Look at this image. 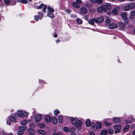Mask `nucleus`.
I'll return each instance as SVG.
<instances>
[{
  "instance_id": "nucleus-5",
  "label": "nucleus",
  "mask_w": 135,
  "mask_h": 135,
  "mask_svg": "<svg viewBox=\"0 0 135 135\" xmlns=\"http://www.w3.org/2000/svg\"><path fill=\"white\" fill-rule=\"evenodd\" d=\"M101 127L102 124L98 123H97L92 127V128L94 130H95L97 129L101 128Z\"/></svg>"
},
{
  "instance_id": "nucleus-61",
  "label": "nucleus",
  "mask_w": 135,
  "mask_h": 135,
  "mask_svg": "<svg viewBox=\"0 0 135 135\" xmlns=\"http://www.w3.org/2000/svg\"><path fill=\"white\" fill-rule=\"evenodd\" d=\"M107 14L109 15H111V13L109 12H108L107 13Z\"/></svg>"
},
{
  "instance_id": "nucleus-44",
  "label": "nucleus",
  "mask_w": 135,
  "mask_h": 135,
  "mask_svg": "<svg viewBox=\"0 0 135 135\" xmlns=\"http://www.w3.org/2000/svg\"><path fill=\"white\" fill-rule=\"evenodd\" d=\"M52 135H62V133L61 132H58L57 133H55Z\"/></svg>"
},
{
  "instance_id": "nucleus-8",
  "label": "nucleus",
  "mask_w": 135,
  "mask_h": 135,
  "mask_svg": "<svg viewBox=\"0 0 135 135\" xmlns=\"http://www.w3.org/2000/svg\"><path fill=\"white\" fill-rule=\"evenodd\" d=\"M35 118L36 122L40 121L42 119L41 115L40 114H37L35 117Z\"/></svg>"
},
{
  "instance_id": "nucleus-59",
  "label": "nucleus",
  "mask_w": 135,
  "mask_h": 135,
  "mask_svg": "<svg viewBox=\"0 0 135 135\" xmlns=\"http://www.w3.org/2000/svg\"><path fill=\"white\" fill-rule=\"evenodd\" d=\"M66 12L67 13H70V10H69V9L66 10Z\"/></svg>"
},
{
  "instance_id": "nucleus-60",
  "label": "nucleus",
  "mask_w": 135,
  "mask_h": 135,
  "mask_svg": "<svg viewBox=\"0 0 135 135\" xmlns=\"http://www.w3.org/2000/svg\"><path fill=\"white\" fill-rule=\"evenodd\" d=\"M56 43L57 44L58 42H60V41L58 39L56 41Z\"/></svg>"
},
{
  "instance_id": "nucleus-34",
  "label": "nucleus",
  "mask_w": 135,
  "mask_h": 135,
  "mask_svg": "<svg viewBox=\"0 0 135 135\" xmlns=\"http://www.w3.org/2000/svg\"><path fill=\"white\" fill-rule=\"evenodd\" d=\"M104 124L106 126H110L112 124L111 123H108L107 121H104Z\"/></svg>"
},
{
  "instance_id": "nucleus-38",
  "label": "nucleus",
  "mask_w": 135,
  "mask_h": 135,
  "mask_svg": "<svg viewBox=\"0 0 135 135\" xmlns=\"http://www.w3.org/2000/svg\"><path fill=\"white\" fill-rule=\"evenodd\" d=\"M20 2L23 4H26L28 2V1L27 0H20Z\"/></svg>"
},
{
  "instance_id": "nucleus-50",
  "label": "nucleus",
  "mask_w": 135,
  "mask_h": 135,
  "mask_svg": "<svg viewBox=\"0 0 135 135\" xmlns=\"http://www.w3.org/2000/svg\"><path fill=\"white\" fill-rule=\"evenodd\" d=\"M71 17L72 18H76L77 17L76 15L73 14L71 15Z\"/></svg>"
},
{
  "instance_id": "nucleus-52",
  "label": "nucleus",
  "mask_w": 135,
  "mask_h": 135,
  "mask_svg": "<svg viewBox=\"0 0 135 135\" xmlns=\"http://www.w3.org/2000/svg\"><path fill=\"white\" fill-rule=\"evenodd\" d=\"M90 135H95L93 131H91L90 133Z\"/></svg>"
},
{
  "instance_id": "nucleus-40",
  "label": "nucleus",
  "mask_w": 135,
  "mask_h": 135,
  "mask_svg": "<svg viewBox=\"0 0 135 135\" xmlns=\"http://www.w3.org/2000/svg\"><path fill=\"white\" fill-rule=\"evenodd\" d=\"M99 4H101L103 3L102 0H96V3Z\"/></svg>"
},
{
  "instance_id": "nucleus-64",
  "label": "nucleus",
  "mask_w": 135,
  "mask_h": 135,
  "mask_svg": "<svg viewBox=\"0 0 135 135\" xmlns=\"http://www.w3.org/2000/svg\"><path fill=\"white\" fill-rule=\"evenodd\" d=\"M133 135H134L135 134V129L133 132Z\"/></svg>"
},
{
  "instance_id": "nucleus-17",
  "label": "nucleus",
  "mask_w": 135,
  "mask_h": 135,
  "mask_svg": "<svg viewBox=\"0 0 135 135\" xmlns=\"http://www.w3.org/2000/svg\"><path fill=\"white\" fill-rule=\"evenodd\" d=\"M72 5L73 7L77 8H79L80 7V5L78 4L76 2H74L73 3Z\"/></svg>"
},
{
  "instance_id": "nucleus-63",
  "label": "nucleus",
  "mask_w": 135,
  "mask_h": 135,
  "mask_svg": "<svg viewBox=\"0 0 135 135\" xmlns=\"http://www.w3.org/2000/svg\"><path fill=\"white\" fill-rule=\"evenodd\" d=\"M119 2H123L125 1V0H118Z\"/></svg>"
},
{
  "instance_id": "nucleus-16",
  "label": "nucleus",
  "mask_w": 135,
  "mask_h": 135,
  "mask_svg": "<svg viewBox=\"0 0 135 135\" xmlns=\"http://www.w3.org/2000/svg\"><path fill=\"white\" fill-rule=\"evenodd\" d=\"M95 18H92L88 21V22L89 24L92 25H94V22H95Z\"/></svg>"
},
{
  "instance_id": "nucleus-33",
  "label": "nucleus",
  "mask_w": 135,
  "mask_h": 135,
  "mask_svg": "<svg viewBox=\"0 0 135 135\" xmlns=\"http://www.w3.org/2000/svg\"><path fill=\"white\" fill-rule=\"evenodd\" d=\"M129 125H127L123 129L124 131H127L129 129Z\"/></svg>"
},
{
  "instance_id": "nucleus-30",
  "label": "nucleus",
  "mask_w": 135,
  "mask_h": 135,
  "mask_svg": "<svg viewBox=\"0 0 135 135\" xmlns=\"http://www.w3.org/2000/svg\"><path fill=\"white\" fill-rule=\"evenodd\" d=\"M48 10L51 12H53L54 11V9L51 8L49 6L47 8Z\"/></svg>"
},
{
  "instance_id": "nucleus-49",
  "label": "nucleus",
  "mask_w": 135,
  "mask_h": 135,
  "mask_svg": "<svg viewBox=\"0 0 135 135\" xmlns=\"http://www.w3.org/2000/svg\"><path fill=\"white\" fill-rule=\"evenodd\" d=\"M116 130L115 131V132L116 133H117L120 131V129H115Z\"/></svg>"
},
{
  "instance_id": "nucleus-19",
  "label": "nucleus",
  "mask_w": 135,
  "mask_h": 135,
  "mask_svg": "<svg viewBox=\"0 0 135 135\" xmlns=\"http://www.w3.org/2000/svg\"><path fill=\"white\" fill-rule=\"evenodd\" d=\"M119 27L122 29H124L125 27V26L124 23L122 22L119 23Z\"/></svg>"
},
{
  "instance_id": "nucleus-56",
  "label": "nucleus",
  "mask_w": 135,
  "mask_h": 135,
  "mask_svg": "<svg viewBox=\"0 0 135 135\" xmlns=\"http://www.w3.org/2000/svg\"><path fill=\"white\" fill-rule=\"evenodd\" d=\"M7 124L10 125L11 124V122L9 121H7Z\"/></svg>"
},
{
  "instance_id": "nucleus-53",
  "label": "nucleus",
  "mask_w": 135,
  "mask_h": 135,
  "mask_svg": "<svg viewBox=\"0 0 135 135\" xmlns=\"http://www.w3.org/2000/svg\"><path fill=\"white\" fill-rule=\"evenodd\" d=\"M29 126L30 127H33L35 126V125L33 124H30Z\"/></svg>"
},
{
  "instance_id": "nucleus-26",
  "label": "nucleus",
  "mask_w": 135,
  "mask_h": 135,
  "mask_svg": "<svg viewBox=\"0 0 135 135\" xmlns=\"http://www.w3.org/2000/svg\"><path fill=\"white\" fill-rule=\"evenodd\" d=\"M110 19L108 17L107 18L105 21L106 24L107 25H109L110 23Z\"/></svg>"
},
{
  "instance_id": "nucleus-12",
  "label": "nucleus",
  "mask_w": 135,
  "mask_h": 135,
  "mask_svg": "<svg viewBox=\"0 0 135 135\" xmlns=\"http://www.w3.org/2000/svg\"><path fill=\"white\" fill-rule=\"evenodd\" d=\"M80 10L81 12L84 14H86L88 11L87 9L84 7H82L81 8Z\"/></svg>"
},
{
  "instance_id": "nucleus-35",
  "label": "nucleus",
  "mask_w": 135,
  "mask_h": 135,
  "mask_svg": "<svg viewBox=\"0 0 135 135\" xmlns=\"http://www.w3.org/2000/svg\"><path fill=\"white\" fill-rule=\"evenodd\" d=\"M60 112L58 110H55L54 111V114L55 115H57Z\"/></svg>"
},
{
  "instance_id": "nucleus-18",
  "label": "nucleus",
  "mask_w": 135,
  "mask_h": 135,
  "mask_svg": "<svg viewBox=\"0 0 135 135\" xmlns=\"http://www.w3.org/2000/svg\"><path fill=\"white\" fill-rule=\"evenodd\" d=\"M45 120L47 122L50 123L51 122V119L49 116H46L45 117Z\"/></svg>"
},
{
  "instance_id": "nucleus-54",
  "label": "nucleus",
  "mask_w": 135,
  "mask_h": 135,
  "mask_svg": "<svg viewBox=\"0 0 135 135\" xmlns=\"http://www.w3.org/2000/svg\"><path fill=\"white\" fill-rule=\"evenodd\" d=\"M89 1L92 2H94V3H96V0H89Z\"/></svg>"
},
{
  "instance_id": "nucleus-31",
  "label": "nucleus",
  "mask_w": 135,
  "mask_h": 135,
  "mask_svg": "<svg viewBox=\"0 0 135 135\" xmlns=\"http://www.w3.org/2000/svg\"><path fill=\"white\" fill-rule=\"evenodd\" d=\"M47 15L48 16L52 18L54 17L53 14L49 12L47 13Z\"/></svg>"
},
{
  "instance_id": "nucleus-48",
  "label": "nucleus",
  "mask_w": 135,
  "mask_h": 135,
  "mask_svg": "<svg viewBox=\"0 0 135 135\" xmlns=\"http://www.w3.org/2000/svg\"><path fill=\"white\" fill-rule=\"evenodd\" d=\"M75 131V129L74 128H70L69 129V131L70 132H73V131Z\"/></svg>"
},
{
  "instance_id": "nucleus-21",
  "label": "nucleus",
  "mask_w": 135,
  "mask_h": 135,
  "mask_svg": "<svg viewBox=\"0 0 135 135\" xmlns=\"http://www.w3.org/2000/svg\"><path fill=\"white\" fill-rule=\"evenodd\" d=\"M9 120H11V121H13L14 122H16V119L13 117L11 115L9 117Z\"/></svg>"
},
{
  "instance_id": "nucleus-2",
  "label": "nucleus",
  "mask_w": 135,
  "mask_h": 135,
  "mask_svg": "<svg viewBox=\"0 0 135 135\" xmlns=\"http://www.w3.org/2000/svg\"><path fill=\"white\" fill-rule=\"evenodd\" d=\"M70 119L71 121V123L76 127H78L81 126L82 124V122L80 120H78L77 118L70 117Z\"/></svg>"
},
{
  "instance_id": "nucleus-22",
  "label": "nucleus",
  "mask_w": 135,
  "mask_h": 135,
  "mask_svg": "<svg viewBox=\"0 0 135 135\" xmlns=\"http://www.w3.org/2000/svg\"><path fill=\"white\" fill-rule=\"evenodd\" d=\"M85 123L87 127H88L90 126L91 124L90 120L89 119H87L86 120Z\"/></svg>"
},
{
  "instance_id": "nucleus-10",
  "label": "nucleus",
  "mask_w": 135,
  "mask_h": 135,
  "mask_svg": "<svg viewBox=\"0 0 135 135\" xmlns=\"http://www.w3.org/2000/svg\"><path fill=\"white\" fill-rule=\"evenodd\" d=\"M35 19L37 21L38 19H41L42 18V14L41 13H40L39 15L38 16H34Z\"/></svg>"
},
{
  "instance_id": "nucleus-32",
  "label": "nucleus",
  "mask_w": 135,
  "mask_h": 135,
  "mask_svg": "<svg viewBox=\"0 0 135 135\" xmlns=\"http://www.w3.org/2000/svg\"><path fill=\"white\" fill-rule=\"evenodd\" d=\"M59 121L60 123H62V122L63 117L61 115L59 116Z\"/></svg>"
},
{
  "instance_id": "nucleus-23",
  "label": "nucleus",
  "mask_w": 135,
  "mask_h": 135,
  "mask_svg": "<svg viewBox=\"0 0 135 135\" xmlns=\"http://www.w3.org/2000/svg\"><path fill=\"white\" fill-rule=\"evenodd\" d=\"M52 122L55 124H56L57 123V119L56 118H53L52 119Z\"/></svg>"
},
{
  "instance_id": "nucleus-3",
  "label": "nucleus",
  "mask_w": 135,
  "mask_h": 135,
  "mask_svg": "<svg viewBox=\"0 0 135 135\" xmlns=\"http://www.w3.org/2000/svg\"><path fill=\"white\" fill-rule=\"evenodd\" d=\"M135 8V4L133 2L131 3L128 5L125 6L124 8V10L128 11L130 10H132Z\"/></svg>"
},
{
  "instance_id": "nucleus-13",
  "label": "nucleus",
  "mask_w": 135,
  "mask_h": 135,
  "mask_svg": "<svg viewBox=\"0 0 135 135\" xmlns=\"http://www.w3.org/2000/svg\"><path fill=\"white\" fill-rule=\"evenodd\" d=\"M28 132L29 133L28 135H33L35 132V131L33 129H29L28 130Z\"/></svg>"
},
{
  "instance_id": "nucleus-46",
  "label": "nucleus",
  "mask_w": 135,
  "mask_h": 135,
  "mask_svg": "<svg viewBox=\"0 0 135 135\" xmlns=\"http://www.w3.org/2000/svg\"><path fill=\"white\" fill-rule=\"evenodd\" d=\"M43 6H44V4H41L40 5V6H39L37 8L38 9H41V8H42V7Z\"/></svg>"
},
{
  "instance_id": "nucleus-37",
  "label": "nucleus",
  "mask_w": 135,
  "mask_h": 135,
  "mask_svg": "<svg viewBox=\"0 0 135 135\" xmlns=\"http://www.w3.org/2000/svg\"><path fill=\"white\" fill-rule=\"evenodd\" d=\"M27 124V122L26 120H24L22 121L21 123V124L22 125H25Z\"/></svg>"
},
{
  "instance_id": "nucleus-14",
  "label": "nucleus",
  "mask_w": 135,
  "mask_h": 135,
  "mask_svg": "<svg viewBox=\"0 0 135 135\" xmlns=\"http://www.w3.org/2000/svg\"><path fill=\"white\" fill-rule=\"evenodd\" d=\"M117 25L115 23H112L109 25V27L110 29H114L117 28Z\"/></svg>"
},
{
  "instance_id": "nucleus-47",
  "label": "nucleus",
  "mask_w": 135,
  "mask_h": 135,
  "mask_svg": "<svg viewBox=\"0 0 135 135\" xmlns=\"http://www.w3.org/2000/svg\"><path fill=\"white\" fill-rule=\"evenodd\" d=\"M76 2L79 4H81L82 3V1L81 0H76Z\"/></svg>"
},
{
  "instance_id": "nucleus-39",
  "label": "nucleus",
  "mask_w": 135,
  "mask_h": 135,
  "mask_svg": "<svg viewBox=\"0 0 135 135\" xmlns=\"http://www.w3.org/2000/svg\"><path fill=\"white\" fill-rule=\"evenodd\" d=\"M4 1L5 3L7 5L9 4L10 3V1L9 0H4Z\"/></svg>"
},
{
  "instance_id": "nucleus-9",
  "label": "nucleus",
  "mask_w": 135,
  "mask_h": 135,
  "mask_svg": "<svg viewBox=\"0 0 135 135\" xmlns=\"http://www.w3.org/2000/svg\"><path fill=\"white\" fill-rule=\"evenodd\" d=\"M120 9V8L119 7H118L117 8H114L112 11V12L113 14L115 15H117L118 12V11Z\"/></svg>"
},
{
  "instance_id": "nucleus-41",
  "label": "nucleus",
  "mask_w": 135,
  "mask_h": 135,
  "mask_svg": "<svg viewBox=\"0 0 135 135\" xmlns=\"http://www.w3.org/2000/svg\"><path fill=\"white\" fill-rule=\"evenodd\" d=\"M85 6L87 8H90L91 7V4L87 3L85 4Z\"/></svg>"
},
{
  "instance_id": "nucleus-58",
  "label": "nucleus",
  "mask_w": 135,
  "mask_h": 135,
  "mask_svg": "<svg viewBox=\"0 0 135 135\" xmlns=\"http://www.w3.org/2000/svg\"><path fill=\"white\" fill-rule=\"evenodd\" d=\"M54 37L56 38L57 37V35L56 33H55V34L54 35Z\"/></svg>"
},
{
  "instance_id": "nucleus-36",
  "label": "nucleus",
  "mask_w": 135,
  "mask_h": 135,
  "mask_svg": "<svg viewBox=\"0 0 135 135\" xmlns=\"http://www.w3.org/2000/svg\"><path fill=\"white\" fill-rule=\"evenodd\" d=\"M24 133L23 131H18L17 132V134L18 135H22Z\"/></svg>"
},
{
  "instance_id": "nucleus-4",
  "label": "nucleus",
  "mask_w": 135,
  "mask_h": 135,
  "mask_svg": "<svg viewBox=\"0 0 135 135\" xmlns=\"http://www.w3.org/2000/svg\"><path fill=\"white\" fill-rule=\"evenodd\" d=\"M127 12H124L120 13V16L123 19L124 21L126 23L128 22V18L127 17Z\"/></svg>"
},
{
  "instance_id": "nucleus-24",
  "label": "nucleus",
  "mask_w": 135,
  "mask_h": 135,
  "mask_svg": "<svg viewBox=\"0 0 135 135\" xmlns=\"http://www.w3.org/2000/svg\"><path fill=\"white\" fill-rule=\"evenodd\" d=\"M113 121L115 123H118L120 122V120L119 119L117 118H114Z\"/></svg>"
},
{
  "instance_id": "nucleus-28",
  "label": "nucleus",
  "mask_w": 135,
  "mask_h": 135,
  "mask_svg": "<svg viewBox=\"0 0 135 135\" xmlns=\"http://www.w3.org/2000/svg\"><path fill=\"white\" fill-rule=\"evenodd\" d=\"M115 129H120L122 128V126L120 125H116L114 126Z\"/></svg>"
},
{
  "instance_id": "nucleus-55",
  "label": "nucleus",
  "mask_w": 135,
  "mask_h": 135,
  "mask_svg": "<svg viewBox=\"0 0 135 135\" xmlns=\"http://www.w3.org/2000/svg\"><path fill=\"white\" fill-rule=\"evenodd\" d=\"M88 16H85V19L86 20H88Z\"/></svg>"
},
{
  "instance_id": "nucleus-25",
  "label": "nucleus",
  "mask_w": 135,
  "mask_h": 135,
  "mask_svg": "<svg viewBox=\"0 0 135 135\" xmlns=\"http://www.w3.org/2000/svg\"><path fill=\"white\" fill-rule=\"evenodd\" d=\"M108 131L107 130H103L101 132L100 135H106Z\"/></svg>"
},
{
  "instance_id": "nucleus-1",
  "label": "nucleus",
  "mask_w": 135,
  "mask_h": 135,
  "mask_svg": "<svg viewBox=\"0 0 135 135\" xmlns=\"http://www.w3.org/2000/svg\"><path fill=\"white\" fill-rule=\"evenodd\" d=\"M112 8V6L109 3H107L99 7L98 8V12L102 13L103 11H106L108 9H110Z\"/></svg>"
},
{
  "instance_id": "nucleus-57",
  "label": "nucleus",
  "mask_w": 135,
  "mask_h": 135,
  "mask_svg": "<svg viewBox=\"0 0 135 135\" xmlns=\"http://www.w3.org/2000/svg\"><path fill=\"white\" fill-rule=\"evenodd\" d=\"M131 122H132L130 121H128L127 120H126V123H131Z\"/></svg>"
},
{
  "instance_id": "nucleus-27",
  "label": "nucleus",
  "mask_w": 135,
  "mask_h": 135,
  "mask_svg": "<svg viewBox=\"0 0 135 135\" xmlns=\"http://www.w3.org/2000/svg\"><path fill=\"white\" fill-rule=\"evenodd\" d=\"M76 22L79 24H80L82 23V21L79 18H78L76 19Z\"/></svg>"
},
{
  "instance_id": "nucleus-51",
  "label": "nucleus",
  "mask_w": 135,
  "mask_h": 135,
  "mask_svg": "<svg viewBox=\"0 0 135 135\" xmlns=\"http://www.w3.org/2000/svg\"><path fill=\"white\" fill-rule=\"evenodd\" d=\"M28 114V113L26 112H24L23 114V116H25Z\"/></svg>"
},
{
  "instance_id": "nucleus-43",
  "label": "nucleus",
  "mask_w": 135,
  "mask_h": 135,
  "mask_svg": "<svg viewBox=\"0 0 135 135\" xmlns=\"http://www.w3.org/2000/svg\"><path fill=\"white\" fill-rule=\"evenodd\" d=\"M64 130L65 132H68L69 131V129L68 128L66 127H64Z\"/></svg>"
},
{
  "instance_id": "nucleus-42",
  "label": "nucleus",
  "mask_w": 135,
  "mask_h": 135,
  "mask_svg": "<svg viewBox=\"0 0 135 135\" xmlns=\"http://www.w3.org/2000/svg\"><path fill=\"white\" fill-rule=\"evenodd\" d=\"M109 134H112L114 132V131L113 130L111 129H109Z\"/></svg>"
},
{
  "instance_id": "nucleus-11",
  "label": "nucleus",
  "mask_w": 135,
  "mask_h": 135,
  "mask_svg": "<svg viewBox=\"0 0 135 135\" xmlns=\"http://www.w3.org/2000/svg\"><path fill=\"white\" fill-rule=\"evenodd\" d=\"M130 15L129 18L131 19H133L135 16V11H131L130 12Z\"/></svg>"
},
{
  "instance_id": "nucleus-62",
  "label": "nucleus",
  "mask_w": 135,
  "mask_h": 135,
  "mask_svg": "<svg viewBox=\"0 0 135 135\" xmlns=\"http://www.w3.org/2000/svg\"><path fill=\"white\" fill-rule=\"evenodd\" d=\"M134 127H135V126L134 125H132L131 126V128H134Z\"/></svg>"
},
{
  "instance_id": "nucleus-15",
  "label": "nucleus",
  "mask_w": 135,
  "mask_h": 135,
  "mask_svg": "<svg viewBox=\"0 0 135 135\" xmlns=\"http://www.w3.org/2000/svg\"><path fill=\"white\" fill-rule=\"evenodd\" d=\"M38 133L40 134L45 135L46 134V132L44 130L38 129L37 130Z\"/></svg>"
},
{
  "instance_id": "nucleus-45",
  "label": "nucleus",
  "mask_w": 135,
  "mask_h": 135,
  "mask_svg": "<svg viewBox=\"0 0 135 135\" xmlns=\"http://www.w3.org/2000/svg\"><path fill=\"white\" fill-rule=\"evenodd\" d=\"M47 8V6L46 5H45L43 7V12H45V10L46 9V8Z\"/></svg>"
},
{
  "instance_id": "nucleus-29",
  "label": "nucleus",
  "mask_w": 135,
  "mask_h": 135,
  "mask_svg": "<svg viewBox=\"0 0 135 135\" xmlns=\"http://www.w3.org/2000/svg\"><path fill=\"white\" fill-rule=\"evenodd\" d=\"M45 126V124L44 123H40L38 124V126L41 128H43Z\"/></svg>"
},
{
  "instance_id": "nucleus-20",
  "label": "nucleus",
  "mask_w": 135,
  "mask_h": 135,
  "mask_svg": "<svg viewBox=\"0 0 135 135\" xmlns=\"http://www.w3.org/2000/svg\"><path fill=\"white\" fill-rule=\"evenodd\" d=\"M26 129V126H20L18 128V129L19 130L23 131Z\"/></svg>"
},
{
  "instance_id": "nucleus-6",
  "label": "nucleus",
  "mask_w": 135,
  "mask_h": 135,
  "mask_svg": "<svg viewBox=\"0 0 135 135\" xmlns=\"http://www.w3.org/2000/svg\"><path fill=\"white\" fill-rule=\"evenodd\" d=\"M103 20V17L101 16L98 17L97 19L95 18V22L97 23H99L102 22Z\"/></svg>"
},
{
  "instance_id": "nucleus-7",
  "label": "nucleus",
  "mask_w": 135,
  "mask_h": 135,
  "mask_svg": "<svg viewBox=\"0 0 135 135\" xmlns=\"http://www.w3.org/2000/svg\"><path fill=\"white\" fill-rule=\"evenodd\" d=\"M15 115L16 117L22 118L23 117V112L20 110H18Z\"/></svg>"
}]
</instances>
